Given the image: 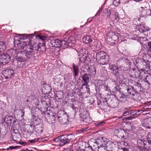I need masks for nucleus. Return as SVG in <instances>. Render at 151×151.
I'll use <instances>...</instances> for the list:
<instances>
[{
	"mask_svg": "<svg viewBox=\"0 0 151 151\" xmlns=\"http://www.w3.org/2000/svg\"><path fill=\"white\" fill-rule=\"evenodd\" d=\"M114 89L115 91H117L118 90V86H115L114 87Z\"/></svg>",
	"mask_w": 151,
	"mask_h": 151,
	"instance_id": "e2e57ef3",
	"label": "nucleus"
},
{
	"mask_svg": "<svg viewBox=\"0 0 151 151\" xmlns=\"http://www.w3.org/2000/svg\"><path fill=\"white\" fill-rule=\"evenodd\" d=\"M96 61L99 64L102 65L107 63L109 60L108 55L103 51H100L96 53Z\"/></svg>",
	"mask_w": 151,
	"mask_h": 151,
	"instance_id": "f03ea898",
	"label": "nucleus"
},
{
	"mask_svg": "<svg viewBox=\"0 0 151 151\" xmlns=\"http://www.w3.org/2000/svg\"><path fill=\"white\" fill-rule=\"evenodd\" d=\"M71 108L73 109L75 108V106H74L73 104H72L71 105Z\"/></svg>",
	"mask_w": 151,
	"mask_h": 151,
	"instance_id": "bf43d9fd",
	"label": "nucleus"
},
{
	"mask_svg": "<svg viewBox=\"0 0 151 151\" xmlns=\"http://www.w3.org/2000/svg\"><path fill=\"white\" fill-rule=\"evenodd\" d=\"M86 68L87 69V71L88 72L91 73L92 71L91 70V68H90V67H89V66L88 65H86Z\"/></svg>",
	"mask_w": 151,
	"mask_h": 151,
	"instance_id": "37998d69",
	"label": "nucleus"
},
{
	"mask_svg": "<svg viewBox=\"0 0 151 151\" xmlns=\"http://www.w3.org/2000/svg\"><path fill=\"white\" fill-rule=\"evenodd\" d=\"M147 45L148 47V51L151 52V42H149Z\"/></svg>",
	"mask_w": 151,
	"mask_h": 151,
	"instance_id": "58836bf2",
	"label": "nucleus"
},
{
	"mask_svg": "<svg viewBox=\"0 0 151 151\" xmlns=\"http://www.w3.org/2000/svg\"><path fill=\"white\" fill-rule=\"evenodd\" d=\"M141 11L140 14L141 17H146L151 15V9L147 8L146 7H141Z\"/></svg>",
	"mask_w": 151,
	"mask_h": 151,
	"instance_id": "6e6552de",
	"label": "nucleus"
},
{
	"mask_svg": "<svg viewBox=\"0 0 151 151\" xmlns=\"http://www.w3.org/2000/svg\"><path fill=\"white\" fill-rule=\"evenodd\" d=\"M132 96L133 98L136 101H139L141 99V97L139 94L132 93Z\"/></svg>",
	"mask_w": 151,
	"mask_h": 151,
	"instance_id": "a878e982",
	"label": "nucleus"
},
{
	"mask_svg": "<svg viewBox=\"0 0 151 151\" xmlns=\"http://www.w3.org/2000/svg\"><path fill=\"white\" fill-rule=\"evenodd\" d=\"M72 135L70 134L68 135H63L60 137H58L55 139V141L56 142H60L62 144H60L63 146L66 143L69 142L72 139Z\"/></svg>",
	"mask_w": 151,
	"mask_h": 151,
	"instance_id": "20e7f679",
	"label": "nucleus"
},
{
	"mask_svg": "<svg viewBox=\"0 0 151 151\" xmlns=\"http://www.w3.org/2000/svg\"><path fill=\"white\" fill-rule=\"evenodd\" d=\"M145 141L144 140L138 139L137 140V145L139 147L143 148L144 147Z\"/></svg>",
	"mask_w": 151,
	"mask_h": 151,
	"instance_id": "b1692460",
	"label": "nucleus"
},
{
	"mask_svg": "<svg viewBox=\"0 0 151 151\" xmlns=\"http://www.w3.org/2000/svg\"><path fill=\"white\" fill-rule=\"evenodd\" d=\"M78 108H77L76 107H75V108L73 109L75 111V112L76 113L77 111H78Z\"/></svg>",
	"mask_w": 151,
	"mask_h": 151,
	"instance_id": "680f3d73",
	"label": "nucleus"
},
{
	"mask_svg": "<svg viewBox=\"0 0 151 151\" xmlns=\"http://www.w3.org/2000/svg\"><path fill=\"white\" fill-rule=\"evenodd\" d=\"M10 60V57L8 54H2L0 56V65L6 64L9 63Z\"/></svg>",
	"mask_w": 151,
	"mask_h": 151,
	"instance_id": "0eeeda50",
	"label": "nucleus"
},
{
	"mask_svg": "<svg viewBox=\"0 0 151 151\" xmlns=\"http://www.w3.org/2000/svg\"><path fill=\"white\" fill-rule=\"evenodd\" d=\"M108 141L105 138L101 137V139H99L97 140L96 143L99 145L101 148L102 147H107L106 145L107 144Z\"/></svg>",
	"mask_w": 151,
	"mask_h": 151,
	"instance_id": "ddd939ff",
	"label": "nucleus"
},
{
	"mask_svg": "<svg viewBox=\"0 0 151 151\" xmlns=\"http://www.w3.org/2000/svg\"><path fill=\"white\" fill-rule=\"evenodd\" d=\"M56 114L53 115L51 116V117L49 118V119L50 120V122H52L53 121H55L56 119Z\"/></svg>",
	"mask_w": 151,
	"mask_h": 151,
	"instance_id": "f704fd0d",
	"label": "nucleus"
},
{
	"mask_svg": "<svg viewBox=\"0 0 151 151\" xmlns=\"http://www.w3.org/2000/svg\"><path fill=\"white\" fill-rule=\"evenodd\" d=\"M88 51L85 48L81 49L79 52L80 60L81 63H84L86 60L88 56Z\"/></svg>",
	"mask_w": 151,
	"mask_h": 151,
	"instance_id": "423d86ee",
	"label": "nucleus"
},
{
	"mask_svg": "<svg viewBox=\"0 0 151 151\" xmlns=\"http://www.w3.org/2000/svg\"><path fill=\"white\" fill-rule=\"evenodd\" d=\"M53 45L56 47H60L61 46L62 41L58 39H54L52 41Z\"/></svg>",
	"mask_w": 151,
	"mask_h": 151,
	"instance_id": "a211bd4d",
	"label": "nucleus"
},
{
	"mask_svg": "<svg viewBox=\"0 0 151 151\" xmlns=\"http://www.w3.org/2000/svg\"><path fill=\"white\" fill-rule=\"evenodd\" d=\"M2 74L6 79L11 78L14 75V71L11 69H6L2 71Z\"/></svg>",
	"mask_w": 151,
	"mask_h": 151,
	"instance_id": "9d476101",
	"label": "nucleus"
},
{
	"mask_svg": "<svg viewBox=\"0 0 151 151\" xmlns=\"http://www.w3.org/2000/svg\"><path fill=\"white\" fill-rule=\"evenodd\" d=\"M136 151H145V150L138 147L137 148Z\"/></svg>",
	"mask_w": 151,
	"mask_h": 151,
	"instance_id": "8fccbe9b",
	"label": "nucleus"
},
{
	"mask_svg": "<svg viewBox=\"0 0 151 151\" xmlns=\"http://www.w3.org/2000/svg\"><path fill=\"white\" fill-rule=\"evenodd\" d=\"M127 90V92L128 93V95H132V93H133V91L130 88H128Z\"/></svg>",
	"mask_w": 151,
	"mask_h": 151,
	"instance_id": "c9c22d12",
	"label": "nucleus"
},
{
	"mask_svg": "<svg viewBox=\"0 0 151 151\" xmlns=\"http://www.w3.org/2000/svg\"><path fill=\"white\" fill-rule=\"evenodd\" d=\"M25 143H26L25 142H22L21 143V145H23V144H25Z\"/></svg>",
	"mask_w": 151,
	"mask_h": 151,
	"instance_id": "774afa93",
	"label": "nucleus"
},
{
	"mask_svg": "<svg viewBox=\"0 0 151 151\" xmlns=\"http://www.w3.org/2000/svg\"><path fill=\"white\" fill-rule=\"evenodd\" d=\"M73 74L75 76H77L78 73V68L77 66L74 65L73 66Z\"/></svg>",
	"mask_w": 151,
	"mask_h": 151,
	"instance_id": "cd10ccee",
	"label": "nucleus"
},
{
	"mask_svg": "<svg viewBox=\"0 0 151 151\" xmlns=\"http://www.w3.org/2000/svg\"><path fill=\"white\" fill-rule=\"evenodd\" d=\"M107 40L108 42L113 43L114 41H116L118 38L117 36L113 32H109L106 34Z\"/></svg>",
	"mask_w": 151,
	"mask_h": 151,
	"instance_id": "1a4fd4ad",
	"label": "nucleus"
},
{
	"mask_svg": "<svg viewBox=\"0 0 151 151\" xmlns=\"http://www.w3.org/2000/svg\"><path fill=\"white\" fill-rule=\"evenodd\" d=\"M77 40V39H75V38L73 36H71L69 37L68 39V41H69V42H70L71 44V43H74V42L75 40Z\"/></svg>",
	"mask_w": 151,
	"mask_h": 151,
	"instance_id": "7c9ffc66",
	"label": "nucleus"
},
{
	"mask_svg": "<svg viewBox=\"0 0 151 151\" xmlns=\"http://www.w3.org/2000/svg\"><path fill=\"white\" fill-rule=\"evenodd\" d=\"M84 131L85 132L87 131L89 129H88V127H84Z\"/></svg>",
	"mask_w": 151,
	"mask_h": 151,
	"instance_id": "6e6d98bb",
	"label": "nucleus"
},
{
	"mask_svg": "<svg viewBox=\"0 0 151 151\" xmlns=\"http://www.w3.org/2000/svg\"><path fill=\"white\" fill-rule=\"evenodd\" d=\"M94 143L95 145H93V147L94 148L95 150H98L100 149L99 146L98 145H99L98 143H96V141L95 142H94Z\"/></svg>",
	"mask_w": 151,
	"mask_h": 151,
	"instance_id": "473e14b6",
	"label": "nucleus"
},
{
	"mask_svg": "<svg viewBox=\"0 0 151 151\" xmlns=\"http://www.w3.org/2000/svg\"><path fill=\"white\" fill-rule=\"evenodd\" d=\"M45 46V44L44 43L42 42V43H41L40 42L38 45H37V47H35V50L36 51L40 49H41L42 47H43V50H42L44 51L45 49L44 48V47Z\"/></svg>",
	"mask_w": 151,
	"mask_h": 151,
	"instance_id": "5701e85b",
	"label": "nucleus"
},
{
	"mask_svg": "<svg viewBox=\"0 0 151 151\" xmlns=\"http://www.w3.org/2000/svg\"><path fill=\"white\" fill-rule=\"evenodd\" d=\"M17 147V146H10L9 147V148H7V150H8L9 149H15Z\"/></svg>",
	"mask_w": 151,
	"mask_h": 151,
	"instance_id": "a19ab883",
	"label": "nucleus"
},
{
	"mask_svg": "<svg viewBox=\"0 0 151 151\" xmlns=\"http://www.w3.org/2000/svg\"><path fill=\"white\" fill-rule=\"evenodd\" d=\"M35 131L37 133H41L43 131V125L42 124L37 125L35 127Z\"/></svg>",
	"mask_w": 151,
	"mask_h": 151,
	"instance_id": "aec40b11",
	"label": "nucleus"
},
{
	"mask_svg": "<svg viewBox=\"0 0 151 151\" xmlns=\"http://www.w3.org/2000/svg\"><path fill=\"white\" fill-rule=\"evenodd\" d=\"M125 96L124 94H122L121 96H120V98L123 99L125 97Z\"/></svg>",
	"mask_w": 151,
	"mask_h": 151,
	"instance_id": "4d7b16f0",
	"label": "nucleus"
},
{
	"mask_svg": "<svg viewBox=\"0 0 151 151\" xmlns=\"http://www.w3.org/2000/svg\"><path fill=\"white\" fill-rule=\"evenodd\" d=\"M139 75L138 76V77L140 79H144L146 80L148 76L146 74L147 72L145 70L140 69V70Z\"/></svg>",
	"mask_w": 151,
	"mask_h": 151,
	"instance_id": "4468645a",
	"label": "nucleus"
},
{
	"mask_svg": "<svg viewBox=\"0 0 151 151\" xmlns=\"http://www.w3.org/2000/svg\"><path fill=\"white\" fill-rule=\"evenodd\" d=\"M114 132L116 133H118L119 132V130L117 129L115 130H114Z\"/></svg>",
	"mask_w": 151,
	"mask_h": 151,
	"instance_id": "0e129e2a",
	"label": "nucleus"
},
{
	"mask_svg": "<svg viewBox=\"0 0 151 151\" xmlns=\"http://www.w3.org/2000/svg\"><path fill=\"white\" fill-rule=\"evenodd\" d=\"M120 3V0H113V4L116 6H117L119 5Z\"/></svg>",
	"mask_w": 151,
	"mask_h": 151,
	"instance_id": "2f4dec72",
	"label": "nucleus"
},
{
	"mask_svg": "<svg viewBox=\"0 0 151 151\" xmlns=\"http://www.w3.org/2000/svg\"><path fill=\"white\" fill-rule=\"evenodd\" d=\"M53 115H55V113H53L52 111H49L48 112L47 111L46 113L45 114V115L49 118L51 117V116Z\"/></svg>",
	"mask_w": 151,
	"mask_h": 151,
	"instance_id": "c756f323",
	"label": "nucleus"
},
{
	"mask_svg": "<svg viewBox=\"0 0 151 151\" xmlns=\"http://www.w3.org/2000/svg\"><path fill=\"white\" fill-rule=\"evenodd\" d=\"M6 49L5 43L4 42H0V53Z\"/></svg>",
	"mask_w": 151,
	"mask_h": 151,
	"instance_id": "393cba45",
	"label": "nucleus"
},
{
	"mask_svg": "<svg viewBox=\"0 0 151 151\" xmlns=\"http://www.w3.org/2000/svg\"><path fill=\"white\" fill-rule=\"evenodd\" d=\"M15 46L18 50L24 49V51H17L15 49H12L10 52H12L13 56L16 58L13 60V64L17 67H20L23 65L22 62L28 60L34 51L33 46L30 45L28 42H25L21 40H15L14 41Z\"/></svg>",
	"mask_w": 151,
	"mask_h": 151,
	"instance_id": "f257e3e1",
	"label": "nucleus"
},
{
	"mask_svg": "<svg viewBox=\"0 0 151 151\" xmlns=\"http://www.w3.org/2000/svg\"><path fill=\"white\" fill-rule=\"evenodd\" d=\"M75 150L76 151H86L84 149H81L78 148L76 149Z\"/></svg>",
	"mask_w": 151,
	"mask_h": 151,
	"instance_id": "de8ad7c7",
	"label": "nucleus"
},
{
	"mask_svg": "<svg viewBox=\"0 0 151 151\" xmlns=\"http://www.w3.org/2000/svg\"><path fill=\"white\" fill-rule=\"evenodd\" d=\"M139 70H133L132 72V76L134 77H136L137 76L138 77V76L139 75Z\"/></svg>",
	"mask_w": 151,
	"mask_h": 151,
	"instance_id": "bb28decb",
	"label": "nucleus"
},
{
	"mask_svg": "<svg viewBox=\"0 0 151 151\" xmlns=\"http://www.w3.org/2000/svg\"><path fill=\"white\" fill-rule=\"evenodd\" d=\"M84 83L83 84L82 86H87L89 82V78L88 75L86 73H85L82 77Z\"/></svg>",
	"mask_w": 151,
	"mask_h": 151,
	"instance_id": "dca6fc26",
	"label": "nucleus"
},
{
	"mask_svg": "<svg viewBox=\"0 0 151 151\" xmlns=\"http://www.w3.org/2000/svg\"><path fill=\"white\" fill-rule=\"evenodd\" d=\"M35 140H29L28 141V142H29L32 143L35 142Z\"/></svg>",
	"mask_w": 151,
	"mask_h": 151,
	"instance_id": "603ef678",
	"label": "nucleus"
},
{
	"mask_svg": "<svg viewBox=\"0 0 151 151\" xmlns=\"http://www.w3.org/2000/svg\"><path fill=\"white\" fill-rule=\"evenodd\" d=\"M83 41L86 44L90 43V45H92V40L89 36H84L83 38Z\"/></svg>",
	"mask_w": 151,
	"mask_h": 151,
	"instance_id": "f3484780",
	"label": "nucleus"
},
{
	"mask_svg": "<svg viewBox=\"0 0 151 151\" xmlns=\"http://www.w3.org/2000/svg\"><path fill=\"white\" fill-rule=\"evenodd\" d=\"M136 28L139 32L143 33L150 30V29L142 24H139L136 26Z\"/></svg>",
	"mask_w": 151,
	"mask_h": 151,
	"instance_id": "f8f14e48",
	"label": "nucleus"
},
{
	"mask_svg": "<svg viewBox=\"0 0 151 151\" xmlns=\"http://www.w3.org/2000/svg\"><path fill=\"white\" fill-rule=\"evenodd\" d=\"M99 150L100 151H109V150L107 149V147L101 148Z\"/></svg>",
	"mask_w": 151,
	"mask_h": 151,
	"instance_id": "ea45409f",
	"label": "nucleus"
},
{
	"mask_svg": "<svg viewBox=\"0 0 151 151\" xmlns=\"http://www.w3.org/2000/svg\"><path fill=\"white\" fill-rule=\"evenodd\" d=\"M80 132H85V131H84V128H82L81 129H80Z\"/></svg>",
	"mask_w": 151,
	"mask_h": 151,
	"instance_id": "864d4df0",
	"label": "nucleus"
},
{
	"mask_svg": "<svg viewBox=\"0 0 151 151\" xmlns=\"http://www.w3.org/2000/svg\"><path fill=\"white\" fill-rule=\"evenodd\" d=\"M78 108H77L76 107H75V108L73 109L75 111V112L76 113L77 111H78Z\"/></svg>",
	"mask_w": 151,
	"mask_h": 151,
	"instance_id": "052dcab7",
	"label": "nucleus"
},
{
	"mask_svg": "<svg viewBox=\"0 0 151 151\" xmlns=\"http://www.w3.org/2000/svg\"><path fill=\"white\" fill-rule=\"evenodd\" d=\"M144 147L147 149L151 150V140L145 141Z\"/></svg>",
	"mask_w": 151,
	"mask_h": 151,
	"instance_id": "412c9836",
	"label": "nucleus"
},
{
	"mask_svg": "<svg viewBox=\"0 0 151 151\" xmlns=\"http://www.w3.org/2000/svg\"><path fill=\"white\" fill-rule=\"evenodd\" d=\"M107 29L109 32L112 31L114 29V27L112 25L109 24V26L108 27Z\"/></svg>",
	"mask_w": 151,
	"mask_h": 151,
	"instance_id": "72a5a7b5",
	"label": "nucleus"
},
{
	"mask_svg": "<svg viewBox=\"0 0 151 151\" xmlns=\"http://www.w3.org/2000/svg\"><path fill=\"white\" fill-rule=\"evenodd\" d=\"M105 124V122L103 121H102L98 122L96 125V126L98 127L101 126Z\"/></svg>",
	"mask_w": 151,
	"mask_h": 151,
	"instance_id": "e433bc0d",
	"label": "nucleus"
},
{
	"mask_svg": "<svg viewBox=\"0 0 151 151\" xmlns=\"http://www.w3.org/2000/svg\"><path fill=\"white\" fill-rule=\"evenodd\" d=\"M133 0L136 2H139L140 1H142V0Z\"/></svg>",
	"mask_w": 151,
	"mask_h": 151,
	"instance_id": "69168bd1",
	"label": "nucleus"
},
{
	"mask_svg": "<svg viewBox=\"0 0 151 151\" xmlns=\"http://www.w3.org/2000/svg\"><path fill=\"white\" fill-rule=\"evenodd\" d=\"M92 19L91 18H89L88 19V22H90L92 20Z\"/></svg>",
	"mask_w": 151,
	"mask_h": 151,
	"instance_id": "13d9d810",
	"label": "nucleus"
},
{
	"mask_svg": "<svg viewBox=\"0 0 151 151\" xmlns=\"http://www.w3.org/2000/svg\"><path fill=\"white\" fill-rule=\"evenodd\" d=\"M127 113H128V114H130L132 116H129L127 118L129 120H130L134 118L135 117L134 116V115H137L135 112H134L133 111H130L124 112V116H126Z\"/></svg>",
	"mask_w": 151,
	"mask_h": 151,
	"instance_id": "6ab92c4d",
	"label": "nucleus"
},
{
	"mask_svg": "<svg viewBox=\"0 0 151 151\" xmlns=\"http://www.w3.org/2000/svg\"><path fill=\"white\" fill-rule=\"evenodd\" d=\"M147 139L148 140H151V132L148 133L147 135Z\"/></svg>",
	"mask_w": 151,
	"mask_h": 151,
	"instance_id": "79ce46f5",
	"label": "nucleus"
},
{
	"mask_svg": "<svg viewBox=\"0 0 151 151\" xmlns=\"http://www.w3.org/2000/svg\"><path fill=\"white\" fill-rule=\"evenodd\" d=\"M97 104L100 108L103 109H106L108 106L107 102L104 101H101L99 100L98 101Z\"/></svg>",
	"mask_w": 151,
	"mask_h": 151,
	"instance_id": "2eb2a0df",
	"label": "nucleus"
},
{
	"mask_svg": "<svg viewBox=\"0 0 151 151\" xmlns=\"http://www.w3.org/2000/svg\"><path fill=\"white\" fill-rule=\"evenodd\" d=\"M122 151H129V150L127 148H124L122 149Z\"/></svg>",
	"mask_w": 151,
	"mask_h": 151,
	"instance_id": "5fc2aeb1",
	"label": "nucleus"
},
{
	"mask_svg": "<svg viewBox=\"0 0 151 151\" xmlns=\"http://www.w3.org/2000/svg\"><path fill=\"white\" fill-rule=\"evenodd\" d=\"M80 116L84 122L89 123L91 121V119L88 111L86 109H81Z\"/></svg>",
	"mask_w": 151,
	"mask_h": 151,
	"instance_id": "39448f33",
	"label": "nucleus"
},
{
	"mask_svg": "<svg viewBox=\"0 0 151 151\" xmlns=\"http://www.w3.org/2000/svg\"><path fill=\"white\" fill-rule=\"evenodd\" d=\"M112 19L114 18L115 19H117L118 18L117 13H115L114 15L112 14Z\"/></svg>",
	"mask_w": 151,
	"mask_h": 151,
	"instance_id": "4c0bfd02",
	"label": "nucleus"
},
{
	"mask_svg": "<svg viewBox=\"0 0 151 151\" xmlns=\"http://www.w3.org/2000/svg\"><path fill=\"white\" fill-rule=\"evenodd\" d=\"M40 39L42 40H43L45 39V37L43 36H40Z\"/></svg>",
	"mask_w": 151,
	"mask_h": 151,
	"instance_id": "3c124183",
	"label": "nucleus"
},
{
	"mask_svg": "<svg viewBox=\"0 0 151 151\" xmlns=\"http://www.w3.org/2000/svg\"><path fill=\"white\" fill-rule=\"evenodd\" d=\"M136 151H145V150L138 147L137 148Z\"/></svg>",
	"mask_w": 151,
	"mask_h": 151,
	"instance_id": "09e8293b",
	"label": "nucleus"
},
{
	"mask_svg": "<svg viewBox=\"0 0 151 151\" xmlns=\"http://www.w3.org/2000/svg\"><path fill=\"white\" fill-rule=\"evenodd\" d=\"M21 111V117L22 118V119L23 118V117L24 116V110L23 109H21L20 110Z\"/></svg>",
	"mask_w": 151,
	"mask_h": 151,
	"instance_id": "c03bdc74",
	"label": "nucleus"
},
{
	"mask_svg": "<svg viewBox=\"0 0 151 151\" xmlns=\"http://www.w3.org/2000/svg\"><path fill=\"white\" fill-rule=\"evenodd\" d=\"M109 69L111 73H113L115 76L119 75V73L118 71V67L114 64H112L109 65Z\"/></svg>",
	"mask_w": 151,
	"mask_h": 151,
	"instance_id": "9b49d317",
	"label": "nucleus"
},
{
	"mask_svg": "<svg viewBox=\"0 0 151 151\" xmlns=\"http://www.w3.org/2000/svg\"><path fill=\"white\" fill-rule=\"evenodd\" d=\"M69 41H68V40H65L62 41L61 46L65 47V48H67L68 47L70 46L71 44Z\"/></svg>",
	"mask_w": 151,
	"mask_h": 151,
	"instance_id": "4be33fe9",
	"label": "nucleus"
},
{
	"mask_svg": "<svg viewBox=\"0 0 151 151\" xmlns=\"http://www.w3.org/2000/svg\"><path fill=\"white\" fill-rule=\"evenodd\" d=\"M87 149H88V150H87V151H92V148L91 146L89 145L88 146Z\"/></svg>",
	"mask_w": 151,
	"mask_h": 151,
	"instance_id": "49530a36",
	"label": "nucleus"
},
{
	"mask_svg": "<svg viewBox=\"0 0 151 151\" xmlns=\"http://www.w3.org/2000/svg\"><path fill=\"white\" fill-rule=\"evenodd\" d=\"M57 117L59 122L61 124L67 125L68 123V115L63 111H59L58 113Z\"/></svg>",
	"mask_w": 151,
	"mask_h": 151,
	"instance_id": "7ed1b4c3",
	"label": "nucleus"
},
{
	"mask_svg": "<svg viewBox=\"0 0 151 151\" xmlns=\"http://www.w3.org/2000/svg\"><path fill=\"white\" fill-rule=\"evenodd\" d=\"M103 86L106 91H108L109 90V88L108 86L104 85Z\"/></svg>",
	"mask_w": 151,
	"mask_h": 151,
	"instance_id": "a18cd8bd",
	"label": "nucleus"
},
{
	"mask_svg": "<svg viewBox=\"0 0 151 151\" xmlns=\"http://www.w3.org/2000/svg\"><path fill=\"white\" fill-rule=\"evenodd\" d=\"M146 128L148 129H150L151 128V127L150 126H147Z\"/></svg>",
	"mask_w": 151,
	"mask_h": 151,
	"instance_id": "338daca9",
	"label": "nucleus"
},
{
	"mask_svg": "<svg viewBox=\"0 0 151 151\" xmlns=\"http://www.w3.org/2000/svg\"><path fill=\"white\" fill-rule=\"evenodd\" d=\"M103 12L106 15V16L108 17H109L110 16L111 14V10H108L107 9H104L103 10Z\"/></svg>",
	"mask_w": 151,
	"mask_h": 151,
	"instance_id": "c85d7f7f",
	"label": "nucleus"
}]
</instances>
